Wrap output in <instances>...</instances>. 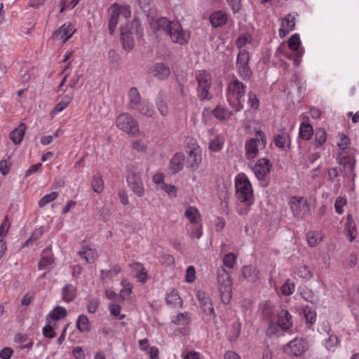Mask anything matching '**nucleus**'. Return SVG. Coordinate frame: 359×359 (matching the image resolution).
Wrapping results in <instances>:
<instances>
[{"instance_id": "nucleus-39", "label": "nucleus", "mask_w": 359, "mask_h": 359, "mask_svg": "<svg viewBox=\"0 0 359 359\" xmlns=\"http://www.w3.org/2000/svg\"><path fill=\"white\" fill-rule=\"evenodd\" d=\"M300 294L306 302H311L313 304H316L318 303V299L316 297L312 290L309 288L303 289Z\"/></svg>"}, {"instance_id": "nucleus-35", "label": "nucleus", "mask_w": 359, "mask_h": 359, "mask_svg": "<svg viewBox=\"0 0 359 359\" xmlns=\"http://www.w3.org/2000/svg\"><path fill=\"white\" fill-rule=\"evenodd\" d=\"M326 141V131L324 128H318L315 131V147L317 149Z\"/></svg>"}, {"instance_id": "nucleus-57", "label": "nucleus", "mask_w": 359, "mask_h": 359, "mask_svg": "<svg viewBox=\"0 0 359 359\" xmlns=\"http://www.w3.org/2000/svg\"><path fill=\"white\" fill-rule=\"evenodd\" d=\"M297 274L300 278L304 279H310L313 276L310 269L304 265L299 267Z\"/></svg>"}, {"instance_id": "nucleus-59", "label": "nucleus", "mask_w": 359, "mask_h": 359, "mask_svg": "<svg viewBox=\"0 0 359 359\" xmlns=\"http://www.w3.org/2000/svg\"><path fill=\"white\" fill-rule=\"evenodd\" d=\"M344 230L346 232L355 231L356 230L355 222L351 214L347 215L346 222L344 225Z\"/></svg>"}, {"instance_id": "nucleus-30", "label": "nucleus", "mask_w": 359, "mask_h": 359, "mask_svg": "<svg viewBox=\"0 0 359 359\" xmlns=\"http://www.w3.org/2000/svg\"><path fill=\"white\" fill-rule=\"evenodd\" d=\"M313 135L311 125L307 122H302L299 127V137L303 140H309Z\"/></svg>"}, {"instance_id": "nucleus-15", "label": "nucleus", "mask_w": 359, "mask_h": 359, "mask_svg": "<svg viewBox=\"0 0 359 359\" xmlns=\"http://www.w3.org/2000/svg\"><path fill=\"white\" fill-rule=\"evenodd\" d=\"M72 24H64L53 33V38L63 43L66 42L74 34Z\"/></svg>"}, {"instance_id": "nucleus-28", "label": "nucleus", "mask_w": 359, "mask_h": 359, "mask_svg": "<svg viewBox=\"0 0 359 359\" xmlns=\"http://www.w3.org/2000/svg\"><path fill=\"white\" fill-rule=\"evenodd\" d=\"M62 299L66 302H72L76 297L77 290L75 286L72 284H67L62 288Z\"/></svg>"}, {"instance_id": "nucleus-8", "label": "nucleus", "mask_w": 359, "mask_h": 359, "mask_svg": "<svg viewBox=\"0 0 359 359\" xmlns=\"http://www.w3.org/2000/svg\"><path fill=\"white\" fill-rule=\"evenodd\" d=\"M250 54L245 49L241 50L236 57V67L239 76L243 80H250L252 76V71L249 66Z\"/></svg>"}, {"instance_id": "nucleus-9", "label": "nucleus", "mask_w": 359, "mask_h": 359, "mask_svg": "<svg viewBox=\"0 0 359 359\" xmlns=\"http://www.w3.org/2000/svg\"><path fill=\"white\" fill-rule=\"evenodd\" d=\"M116 126L123 131L135 135L139 132V123L134 118L128 113L120 114L116 121Z\"/></svg>"}, {"instance_id": "nucleus-32", "label": "nucleus", "mask_w": 359, "mask_h": 359, "mask_svg": "<svg viewBox=\"0 0 359 359\" xmlns=\"http://www.w3.org/2000/svg\"><path fill=\"white\" fill-rule=\"evenodd\" d=\"M165 301L168 305L171 306H176L181 305L182 300L179 295L177 290L171 289L166 294Z\"/></svg>"}, {"instance_id": "nucleus-24", "label": "nucleus", "mask_w": 359, "mask_h": 359, "mask_svg": "<svg viewBox=\"0 0 359 359\" xmlns=\"http://www.w3.org/2000/svg\"><path fill=\"white\" fill-rule=\"evenodd\" d=\"M210 21L214 27H221L226 24L227 17L224 12L218 11L210 15Z\"/></svg>"}, {"instance_id": "nucleus-12", "label": "nucleus", "mask_w": 359, "mask_h": 359, "mask_svg": "<svg viewBox=\"0 0 359 359\" xmlns=\"http://www.w3.org/2000/svg\"><path fill=\"white\" fill-rule=\"evenodd\" d=\"M202 158L201 151L198 145H193V147L187 151V166L192 170H196L201 163Z\"/></svg>"}, {"instance_id": "nucleus-50", "label": "nucleus", "mask_w": 359, "mask_h": 359, "mask_svg": "<svg viewBox=\"0 0 359 359\" xmlns=\"http://www.w3.org/2000/svg\"><path fill=\"white\" fill-rule=\"evenodd\" d=\"M58 196V192L53 191L50 194L45 195L39 202V205L40 208H43L48 203L54 201Z\"/></svg>"}, {"instance_id": "nucleus-1", "label": "nucleus", "mask_w": 359, "mask_h": 359, "mask_svg": "<svg viewBox=\"0 0 359 359\" xmlns=\"http://www.w3.org/2000/svg\"><path fill=\"white\" fill-rule=\"evenodd\" d=\"M151 27L156 34L163 32L174 43L184 45L189 41V33L184 31L178 22L169 20L167 18H160L151 24Z\"/></svg>"}, {"instance_id": "nucleus-23", "label": "nucleus", "mask_w": 359, "mask_h": 359, "mask_svg": "<svg viewBox=\"0 0 359 359\" xmlns=\"http://www.w3.org/2000/svg\"><path fill=\"white\" fill-rule=\"evenodd\" d=\"M238 111H235L234 107H231V110H229L226 108L221 107L217 106L213 111L212 114L218 119L220 120H226L229 119L232 115L237 113Z\"/></svg>"}, {"instance_id": "nucleus-13", "label": "nucleus", "mask_w": 359, "mask_h": 359, "mask_svg": "<svg viewBox=\"0 0 359 359\" xmlns=\"http://www.w3.org/2000/svg\"><path fill=\"white\" fill-rule=\"evenodd\" d=\"M271 164L268 158H260L259 159L254 167L252 170L256 177L262 180H264L266 175L269 173Z\"/></svg>"}, {"instance_id": "nucleus-41", "label": "nucleus", "mask_w": 359, "mask_h": 359, "mask_svg": "<svg viewBox=\"0 0 359 359\" xmlns=\"http://www.w3.org/2000/svg\"><path fill=\"white\" fill-rule=\"evenodd\" d=\"M184 215L191 223H197L198 211L196 208L194 206L189 207L186 210Z\"/></svg>"}, {"instance_id": "nucleus-25", "label": "nucleus", "mask_w": 359, "mask_h": 359, "mask_svg": "<svg viewBox=\"0 0 359 359\" xmlns=\"http://www.w3.org/2000/svg\"><path fill=\"white\" fill-rule=\"evenodd\" d=\"M242 273L243 277L251 283H255L259 279V271L251 266H243Z\"/></svg>"}, {"instance_id": "nucleus-64", "label": "nucleus", "mask_w": 359, "mask_h": 359, "mask_svg": "<svg viewBox=\"0 0 359 359\" xmlns=\"http://www.w3.org/2000/svg\"><path fill=\"white\" fill-rule=\"evenodd\" d=\"M87 309L89 313H94L96 312L98 307V301L95 299H90L88 300Z\"/></svg>"}, {"instance_id": "nucleus-22", "label": "nucleus", "mask_w": 359, "mask_h": 359, "mask_svg": "<svg viewBox=\"0 0 359 359\" xmlns=\"http://www.w3.org/2000/svg\"><path fill=\"white\" fill-rule=\"evenodd\" d=\"M78 255H79L82 258L85 259L88 263L95 262L98 256L97 252L95 249L87 246L83 247L81 250L79 251Z\"/></svg>"}, {"instance_id": "nucleus-48", "label": "nucleus", "mask_w": 359, "mask_h": 359, "mask_svg": "<svg viewBox=\"0 0 359 359\" xmlns=\"http://www.w3.org/2000/svg\"><path fill=\"white\" fill-rule=\"evenodd\" d=\"M304 314L307 323H309L311 324L315 323L316 319V313L313 310H312V309L310 306H306L304 307Z\"/></svg>"}, {"instance_id": "nucleus-51", "label": "nucleus", "mask_w": 359, "mask_h": 359, "mask_svg": "<svg viewBox=\"0 0 359 359\" xmlns=\"http://www.w3.org/2000/svg\"><path fill=\"white\" fill-rule=\"evenodd\" d=\"M134 266H137L140 269L139 273L136 275V277L139 279V280L142 283H145L147 280V271L143 267L142 264L140 262L134 263Z\"/></svg>"}, {"instance_id": "nucleus-29", "label": "nucleus", "mask_w": 359, "mask_h": 359, "mask_svg": "<svg viewBox=\"0 0 359 359\" xmlns=\"http://www.w3.org/2000/svg\"><path fill=\"white\" fill-rule=\"evenodd\" d=\"M134 110H137L143 116L152 117L154 114V109L151 103L147 100H142L140 104Z\"/></svg>"}, {"instance_id": "nucleus-6", "label": "nucleus", "mask_w": 359, "mask_h": 359, "mask_svg": "<svg viewBox=\"0 0 359 359\" xmlns=\"http://www.w3.org/2000/svg\"><path fill=\"white\" fill-rule=\"evenodd\" d=\"M255 136L256 137L250 138L245 143V156L248 160H253L258 156L259 144H261L262 148H265L266 145V136L263 131H256Z\"/></svg>"}, {"instance_id": "nucleus-37", "label": "nucleus", "mask_w": 359, "mask_h": 359, "mask_svg": "<svg viewBox=\"0 0 359 359\" xmlns=\"http://www.w3.org/2000/svg\"><path fill=\"white\" fill-rule=\"evenodd\" d=\"M322 237L318 231H309L306 234V240L310 247L316 246L321 241Z\"/></svg>"}, {"instance_id": "nucleus-2", "label": "nucleus", "mask_w": 359, "mask_h": 359, "mask_svg": "<svg viewBox=\"0 0 359 359\" xmlns=\"http://www.w3.org/2000/svg\"><path fill=\"white\" fill-rule=\"evenodd\" d=\"M236 196L238 200L237 212L240 215L248 214L254 203L251 183L245 174H239L236 178Z\"/></svg>"}, {"instance_id": "nucleus-38", "label": "nucleus", "mask_w": 359, "mask_h": 359, "mask_svg": "<svg viewBox=\"0 0 359 359\" xmlns=\"http://www.w3.org/2000/svg\"><path fill=\"white\" fill-rule=\"evenodd\" d=\"M281 27L287 29V31L293 30L295 27V16L291 13L286 15L282 20Z\"/></svg>"}, {"instance_id": "nucleus-54", "label": "nucleus", "mask_w": 359, "mask_h": 359, "mask_svg": "<svg viewBox=\"0 0 359 359\" xmlns=\"http://www.w3.org/2000/svg\"><path fill=\"white\" fill-rule=\"evenodd\" d=\"M236 259V255L233 253L229 252L224 255L223 258V264L226 267L232 269L234 266Z\"/></svg>"}, {"instance_id": "nucleus-42", "label": "nucleus", "mask_w": 359, "mask_h": 359, "mask_svg": "<svg viewBox=\"0 0 359 359\" xmlns=\"http://www.w3.org/2000/svg\"><path fill=\"white\" fill-rule=\"evenodd\" d=\"M43 233L44 231L42 227H40L34 231L31 236L23 244V247L28 246L29 245L33 243L34 241H37L39 238L42 236Z\"/></svg>"}, {"instance_id": "nucleus-17", "label": "nucleus", "mask_w": 359, "mask_h": 359, "mask_svg": "<svg viewBox=\"0 0 359 359\" xmlns=\"http://www.w3.org/2000/svg\"><path fill=\"white\" fill-rule=\"evenodd\" d=\"M121 41L123 48L126 50H132L135 45V41L132 36V30H125L124 28L121 27Z\"/></svg>"}, {"instance_id": "nucleus-58", "label": "nucleus", "mask_w": 359, "mask_h": 359, "mask_svg": "<svg viewBox=\"0 0 359 359\" xmlns=\"http://www.w3.org/2000/svg\"><path fill=\"white\" fill-rule=\"evenodd\" d=\"M294 284L290 283L289 280L284 283V285L281 287L282 293L285 296H289L293 293L294 291Z\"/></svg>"}, {"instance_id": "nucleus-60", "label": "nucleus", "mask_w": 359, "mask_h": 359, "mask_svg": "<svg viewBox=\"0 0 359 359\" xmlns=\"http://www.w3.org/2000/svg\"><path fill=\"white\" fill-rule=\"evenodd\" d=\"M71 98L70 97H65L64 100L60 101L57 105L54 107L53 109V114H57L58 112L62 111L63 109H65L67 105L69 104L70 102Z\"/></svg>"}, {"instance_id": "nucleus-21", "label": "nucleus", "mask_w": 359, "mask_h": 359, "mask_svg": "<svg viewBox=\"0 0 359 359\" xmlns=\"http://www.w3.org/2000/svg\"><path fill=\"white\" fill-rule=\"evenodd\" d=\"M67 312L65 308L62 306H56L46 316L47 323H52V320H59L65 318Z\"/></svg>"}, {"instance_id": "nucleus-7", "label": "nucleus", "mask_w": 359, "mask_h": 359, "mask_svg": "<svg viewBox=\"0 0 359 359\" xmlns=\"http://www.w3.org/2000/svg\"><path fill=\"white\" fill-rule=\"evenodd\" d=\"M127 182L130 189L138 197H142L144 194V188L140 171L135 165H130L128 168Z\"/></svg>"}, {"instance_id": "nucleus-43", "label": "nucleus", "mask_w": 359, "mask_h": 359, "mask_svg": "<svg viewBox=\"0 0 359 359\" xmlns=\"http://www.w3.org/2000/svg\"><path fill=\"white\" fill-rule=\"evenodd\" d=\"M121 285H123V288L121 290L120 295L123 299H125L132 292L133 285L125 278L121 280Z\"/></svg>"}, {"instance_id": "nucleus-46", "label": "nucleus", "mask_w": 359, "mask_h": 359, "mask_svg": "<svg viewBox=\"0 0 359 359\" xmlns=\"http://www.w3.org/2000/svg\"><path fill=\"white\" fill-rule=\"evenodd\" d=\"M223 144L222 138L217 137L210 142L209 149L214 152L219 151L222 149Z\"/></svg>"}, {"instance_id": "nucleus-53", "label": "nucleus", "mask_w": 359, "mask_h": 359, "mask_svg": "<svg viewBox=\"0 0 359 359\" xmlns=\"http://www.w3.org/2000/svg\"><path fill=\"white\" fill-rule=\"evenodd\" d=\"M172 322L177 325H187L189 323V317L187 313H180L172 320Z\"/></svg>"}, {"instance_id": "nucleus-34", "label": "nucleus", "mask_w": 359, "mask_h": 359, "mask_svg": "<svg viewBox=\"0 0 359 359\" xmlns=\"http://www.w3.org/2000/svg\"><path fill=\"white\" fill-rule=\"evenodd\" d=\"M91 187L93 191L97 194H100L104 190V181L100 174L97 173L93 176Z\"/></svg>"}, {"instance_id": "nucleus-19", "label": "nucleus", "mask_w": 359, "mask_h": 359, "mask_svg": "<svg viewBox=\"0 0 359 359\" xmlns=\"http://www.w3.org/2000/svg\"><path fill=\"white\" fill-rule=\"evenodd\" d=\"M54 262L53 252L50 248H46L43 250L41 259L38 264L39 270H43L48 266L51 265Z\"/></svg>"}, {"instance_id": "nucleus-33", "label": "nucleus", "mask_w": 359, "mask_h": 359, "mask_svg": "<svg viewBox=\"0 0 359 359\" xmlns=\"http://www.w3.org/2000/svg\"><path fill=\"white\" fill-rule=\"evenodd\" d=\"M120 15V12L117 8H110V18L109 22V31L111 35H113L115 32L118 22V18Z\"/></svg>"}, {"instance_id": "nucleus-55", "label": "nucleus", "mask_w": 359, "mask_h": 359, "mask_svg": "<svg viewBox=\"0 0 359 359\" xmlns=\"http://www.w3.org/2000/svg\"><path fill=\"white\" fill-rule=\"evenodd\" d=\"M52 323H47V325L43 327L42 332L45 337L53 339L56 336Z\"/></svg>"}, {"instance_id": "nucleus-20", "label": "nucleus", "mask_w": 359, "mask_h": 359, "mask_svg": "<svg viewBox=\"0 0 359 359\" xmlns=\"http://www.w3.org/2000/svg\"><path fill=\"white\" fill-rule=\"evenodd\" d=\"M128 107L131 109L137 108V106L142 101L140 94L137 88L133 87L128 92Z\"/></svg>"}, {"instance_id": "nucleus-5", "label": "nucleus", "mask_w": 359, "mask_h": 359, "mask_svg": "<svg viewBox=\"0 0 359 359\" xmlns=\"http://www.w3.org/2000/svg\"><path fill=\"white\" fill-rule=\"evenodd\" d=\"M195 78L198 83L196 90L198 99L201 101L212 99L210 93L212 86L210 74L205 70H200L196 73Z\"/></svg>"}, {"instance_id": "nucleus-18", "label": "nucleus", "mask_w": 359, "mask_h": 359, "mask_svg": "<svg viewBox=\"0 0 359 359\" xmlns=\"http://www.w3.org/2000/svg\"><path fill=\"white\" fill-rule=\"evenodd\" d=\"M273 142L275 145L278 148L285 149L287 147L288 149H290V138L287 132L283 131L280 134L275 135Z\"/></svg>"}, {"instance_id": "nucleus-4", "label": "nucleus", "mask_w": 359, "mask_h": 359, "mask_svg": "<svg viewBox=\"0 0 359 359\" xmlns=\"http://www.w3.org/2000/svg\"><path fill=\"white\" fill-rule=\"evenodd\" d=\"M217 282L221 300L226 305L231 299L232 282L230 274L222 267L217 271Z\"/></svg>"}, {"instance_id": "nucleus-45", "label": "nucleus", "mask_w": 359, "mask_h": 359, "mask_svg": "<svg viewBox=\"0 0 359 359\" xmlns=\"http://www.w3.org/2000/svg\"><path fill=\"white\" fill-rule=\"evenodd\" d=\"M156 107L163 116H167L168 115V103L163 98L159 97L156 102Z\"/></svg>"}, {"instance_id": "nucleus-44", "label": "nucleus", "mask_w": 359, "mask_h": 359, "mask_svg": "<svg viewBox=\"0 0 359 359\" xmlns=\"http://www.w3.org/2000/svg\"><path fill=\"white\" fill-rule=\"evenodd\" d=\"M301 45L299 36L297 34H294L290 36L288 40V47L292 51H296L299 49Z\"/></svg>"}, {"instance_id": "nucleus-16", "label": "nucleus", "mask_w": 359, "mask_h": 359, "mask_svg": "<svg viewBox=\"0 0 359 359\" xmlns=\"http://www.w3.org/2000/svg\"><path fill=\"white\" fill-rule=\"evenodd\" d=\"M184 158L182 153H176L171 158L169 168L173 174H176L182 170Z\"/></svg>"}, {"instance_id": "nucleus-63", "label": "nucleus", "mask_w": 359, "mask_h": 359, "mask_svg": "<svg viewBox=\"0 0 359 359\" xmlns=\"http://www.w3.org/2000/svg\"><path fill=\"white\" fill-rule=\"evenodd\" d=\"M339 136H340V140H339V142L337 143V146L339 147V148L340 149L344 150L350 144V143H351L350 140L346 135H345L344 134H341Z\"/></svg>"}, {"instance_id": "nucleus-62", "label": "nucleus", "mask_w": 359, "mask_h": 359, "mask_svg": "<svg viewBox=\"0 0 359 359\" xmlns=\"http://www.w3.org/2000/svg\"><path fill=\"white\" fill-rule=\"evenodd\" d=\"M162 189L164 190L170 196L176 197L177 189L175 186L172 184H163L161 187Z\"/></svg>"}, {"instance_id": "nucleus-10", "label": "nucleus", "mask_w": 359, "mask_h": 359, "mask_svg": "<svg viewBox=\"0 0 359 359\" xmlns=\"http://www.w3.org/2000/svg\"><path fill=\"white\" fill-rule=\"evenodd\" d=\"M198 299L200 303V307L203 313L208 317L207 320H214L216 318V313L213 307V304L207 293L203 291L198 292Z\"/></svg>"}, {"instance_id": "nucleus-47", "label": "nucleus", "mask_w": 359, "mask_h": 359, "mask_svg": "<svg viewBox=\"0 0 359 359\" xmlns=\"http://www.w3.org/2000/svg\"><path fill=\"white\" fill-rule=\"evenodd\" d=\"M229 340L230 341H235L240 334L239 326L237 323H233L229 330Z\"/></svg>"}, {"instance_id": "nucleus-56", "label": "nucleus", "mask_w": 359, "mask_h": 359, "mask_svg": "<svg viewBox=\"0 0 359 359\" xmlns=\"http://www.w3.org/2000/svg\"><path fill=\"white\" fill-rule=\"evenodd\" d=\"M280 328H281V326H280V325H279V323L278 322H276V323L270 322V323L266 330V334L269 337H271L274 334H276L279 332Z\"/></svg>"}, {"instance_id": "nucleus-27", "label": "nucleus", "mask_w": 359, "mask_h": 359, "mask_svg": "<svg viewBox=\"0 0 359 359\" xmlns=\"http://www.w3.org/2000/svg\"><path fill=\"white\" fill-rule=\"evenodd\" d=\"M277 322L280 325L282 330H288L292 324V316L287 310H282L278 313Z\"/></svg>"}, {"instance_id": "nucleus-61", "label": "nucleus", "mask_w": 359, "mask_h": 359, "mask_svg": "<svg viewBox=\"0 0 359 359\" xmlns=\"http://www.w3.org/2000/svg\"><path fill=\"white\" fill-rule=\"evenodd\" d=\"M113 8H117L120 12V15H121L125 18H128L130 16V7L129 6H123L120 7L117 6L116 4L111 6Z\"/></svg>"}, {"instance_id": "nucleus-31", "label": "nucleus", "mask_w": 359, "mask_h": 359, "mask_svg": "<svg viewBox=\"0 0 359 359\" xmlns=\"http://www.w3.org/2000/svg\"><path fill=\"white\" fill-rule=\"evenodd\" d=\"M139 4L148 18H154L156 15V9L152 6V0H138Z\"/></svg>"}, {"instance_id": "nucleus-3", "label": "nucleus", "mask_w": 359, "mask_h": 359, "mask_svg": "<svg viewBox=\"0 0 359 359\" xmlns=\"http://www.w3.org/2000/svg\"><path fill=\"white\" fill-rule=\"evenodd\" d=\"M245 85L235 79L231 81L226 89L227 101L231 107H234L236 111H240L243 108L241 99L245 94Z\"/></svg>"}, {"instance_id": "nucleus-36", "label": "nucleus", "mask_w": 359, "mask_h": 359, "mask_svg": "<svg viewBox=\"0 0 359 359\" xmlns=\"http://www.w3.org/2000/svg\"><path fill=\"white\" fill-rule=\"evenodd\" d=\"M339 165H342L344 168H348V170L353 174V177H355L354 170L355 167V161H351L350 156H344L339 161Z\"/></svg>"}, {"instance_id": "nucleus-11", "label": "nucleus", "mask_w": 359, "mask_h": 359, "mask_svg": "<svg viewBox=\"0 0 359 359\" xmlns=\"http://www.w3.org/2000/svg\"><path fill=\"white\" fill-rule=\"evenodd\" d=\"M309 345L303 339H294L290 341L285 347V351L293 356L302 355L307 349Z\"/></svg>"}, {"instance_id": "nucleus-52", "label": "nucleus", "mask_w": 359, "mask_h": 359, "mask_svg": "<svg viewBox=\"0 0 359 359\" xmlns=\"http://www.w3.org/2000/svg\"><path fill=\"white\" fill-rule=\"evenodd\" d=\"M347 203V200L345 197L339 196L336 198L334 202V208L337 213L341 215L344 212L343 207Z\"/></svg>"}, {"instance_id": "nucleus-49", "label": "nucleus", "mask_w": 359, "mask_h": 359, "mask_svg": "<svg viewBox=\"0 0 359 359\" xmlns=\"http://www.w3.org/2000/svg\"><path fill=\"white\" fill-rule=\"evenodd\" d=\"M248 103L250 105V108L257 110L259 107V100L257 98V95L254 92L250 91L248 93Z\"/></svg>"}, {"instance_id": "nucleus-40", "label": "nucleus", "mask_w": 359, "mask_h": 359, "mask_svg": "<svg viewBox=\"0 0 359 359\" xmlns=\"http://www.w3.org/2000/svg\"><path fill=\"white\" fill-rule=\"evenodd\" d=\"M77 329L81 332L89 330V320L86 316L81 315L79 316L76 322Z\"/></svg>"}, {"instance_id": "nucleus-26", "label": "nucleus", "mask_w": 359, "mask_h": 359, "mask_svg": "<svg viewBox=\"0 0 359 359\" xmlns=\"http://www.w3.org/2000/svg\"><path fill=\"white\" fill-rule=\"evenodd\" d=\"M25 123H21L17 128L14 129L10 133L9 137L13 142V143L19 144L21 142L25 135Z\"/></svg>"}, {"instance_id": "nucleus-14", "label": "nucleus", "mask_w": 359, "mask_h": 359, "mask_svg": "<svg viewBox=\"0 0 359 359\" xmlns=\"http://www.w3.org/2000/svg\"><path fill=\"white\" fill-rule=\"evenodd\" d=\"M151 72L156 79L163 81L169 77L170 68L163 62H158L151 67Z\"/></svg>"}]
</instances>
